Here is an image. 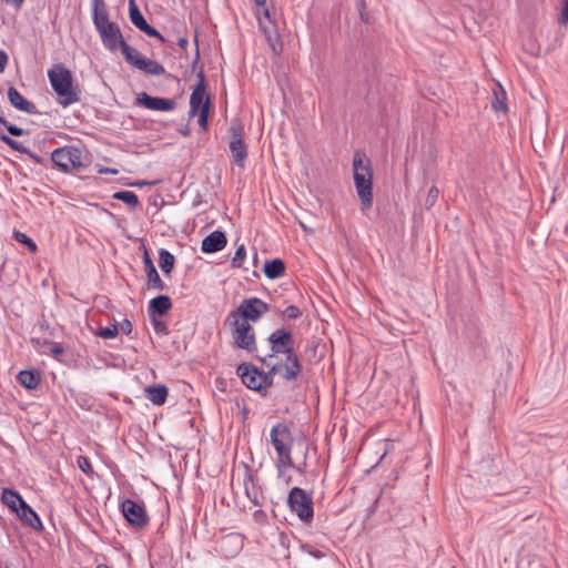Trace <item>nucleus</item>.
Masks as SVG:
<instances>
[{"label":"nucleus","instance_id":"nucleus-1","mask_svg":"<svg viewBox=\"0 0 568 568\" xmlns=\"http://www.w3.org/2000/svg\"><path fill=\"white\" fill-rule=\"evenodd\" d=\"M270 353L260 358L263 365H270L271 362L284 366L283 378L285 381L295 379L302 371V365L297 354L294 352V338L290 331L284 327L275 329L268 337Z\"/></svg>","mask_w":568,"mask_h":568},{"label":"nucleus","instance_id":"nucleus-2","mask_svg":"<svg viewBox=\"0 0 568 568\" xmlns=\"http://www.w3.org/2000/svg\"><path fill=\"white\" fill-rule=\"evenodd\" d=\"M48 78L55 92L58 103L67 108L81 101V89L74 81L72 72L63 64L55 63L48 70Z\"/></svg>","mask_w":568,"mask_h":568},{"label":"nucleus","instance_id":"nucleus-3","mask_svg":"<svg viewBox=\"0 0 568 568\" xmlns=\"http://www.w3.org/2000/svg\"><path fill=\"white\" fill-rule=\"evenodd\" d=\"M353 178L361 209L366 211L373 205V169L371 160L359 151L353 158Z\"/></svg>","mask_w":568,"mask_h":568},{"label":"nucleus","instance_id":"nucleus-4","mask_svg":"<svg viewBox=\"0 0 568 568\" xmlns=\"http://www.w3.org/2000/svg\"><path fill=\"white\" fill-rule=\"evenodd\" d=\"M270 439L276 452V470L284 475L285 467H295L291 455L294 438L290 426L285 423L275 424L271 429Z\"/></svg>","mask_w":568,"mask_h":568},{"label":"nucleus","instance_id":"nucleus-5","mask_svg":"<svg viewBox=\"0 0 568 568\" xmlns=\"http://www.w3.org/2000/svg\"><path fill=\"white\" fill-rule=\"evenodd\" d=\"M51 162L63 173H70L71 171L81 172L90 163L88 155H84V151L75 145H64L53 150Z\"/></svg>","mask_w":568,"mask_h":568},{"label":"nucleus","instance_id":"nucleus-6","mask_svg":"<svg viewBox=\"0 0 568 568\" xmlns=\"http://www.w3.org/2000/svg\"><path fill=\"white\" fill-rule=\"evenodd\" d=\"M224 325L231 328L234 347L248 353H253L257 349L255 332L251 323L237 317H231V314H229L224 321Z\"/></svg>","mask_w":568,"mask_h":568},{"label":"nucleus","instance_id":"nucleus-7","mask_svg":"<svg viewBox=\"0 0 568 568\" xmlns=\"http://www.w3.org/2000/svg\"><path fill=\"white\" fill-rule=\"evenodd\" d=\"M287 505L301 521L310 524L314 517L312 496L300 487H293L287 496Z\"/></svg>","mask_w":568,"mask_h":568},{"label":"nucleus","instance_id":"nucleus-8","mask_svg":"<svg viewBox=\"0 0 568 568\" xmlns=\"http://www.w3.org/2000/svg\"><path fill=\"white\" fill-rule=\"evenodd\" d=\"M231 141L229 144L233 162L241 169L245 168L247 146L243 139L244 126L240 120H233L229 129Z\"/></svg>","mask_w":568,"mask_h":568},{"label":"nucleus","instance_id":"nucleus-9","mask_svg":"<svg viewBox=\"0 0 568 568\" xmlns=\"http://www.w3.org/2000/svg\"><path fill=\"white\" fill-rule=\"evenodd\" d=\"M270 311V305L258 297H248L232 311L231 317H237L247 323H256L260 318Z\"/></svg>","mask_w":568,"mask_h":568},{"label":"nucleus","instance_id":"nucleus-10","mask_svg":"<svg viewBox=\"0 0 568 568\" xmlns=\"http://www.w3.org/2000/svg\"><path fill=\"white\" fill-rule=\"evenodd\" d=\"M120 509L125 520L136 529H143L149 524V515L142 504L133 499H124L120 504Z\"/></svg>","mask_w":568,"mask_h":568},{"label":"nucleus","instance_id":"nucleus-11","mask_svg":"<svg viewBox=\"0 0 568 568\" xmlns=\"http://www.w3.org/2000/svg\"><path fill=\"white\" fill-rule=\"evenodd\" d=\"M97 31L104 48L111 52H115L125 43L121 29L115 22H110Z\"/></svg>","mask_w":568,"mask_h":568},{"label":"nucleus","instance_id":"nucleus-12","mask_svg":"<svg viewBox=\"0 0 568 568\" xmlns=\"http://www.w3.org/2000/svg\"><path fill=\"white\" fill-rule=\"evenodd\" d=\"M135 103L152 111L170 112L176 106V102L173 99L152 97L146 92L136 94Z\"/></svg>","mask_w":568,"mask_h":568},{"label":"nucleus","instance_id":"nucleus-13","mask_svg":"<svg viewBox=\"0 0 568 568\" xmlns=\"http://www.w3.org/2000/svg\"><path fill=\"white\" fill-rule=\"evenodd\" d=\"M129 18L133 26L140 31L144 32L149 37L159 39L162 43H165V38L154 27L148 23L138 8L135 0H129Z\"/></svg>","mask_w":568,"mask_h":568},{"label":"nucleus","instance_id":"nucleus-14","mask_svg":"<svg viewBox=\"0 0 568 568\" xmlns=\"http://www.w3.org/2000/svg\"><path fill=\"white\" fill-rule=\"evenodd\" d=\"M197 84L194 87L190 97V115H195L200 110H203L206 99V80L203 68L201 67L196 73Z\"/></svg>","mask_w":568,"mask_h":568},{"label":"nucleus","instance_id":"nucleus-15","mask_svg":"<svg viewBox=\"0 0 568 568\" xmlns=\"http://www.w3.org/2000/svg\"><path fill=\"white\" fill-rule=\"evenodd\" d=\"M236 374L247 388L258 393L261 371L256 366L250 363H241L236 367Z\"/></svg>","mask_w":568,"mask_h":568},{"label":"nucleus","instance_id":"nucleus-16","mask_svg":"<svg viewBox=\"0 0 568 568\" xmlns=\"http://www.w3.org/2000/svg\"><path fill=\"white\" fill-rule=\"evenodd\" d=\"M227 244L226 235L223 231H213L202 241L201 250L203 253L212 254L222 251Z\"/></svg>","mask_w":568,"mask_h":568},{"label":"nucleus","instance_id":"nucleus-17","mask_svg":"<svg viewBox=\"0 0 568 568\" xmlns=\"http://www.w3.org/2000/svg\"><path fill=\"white\" fill-rule=\"evenodd\" d=\"M8 100L10 104L22 112L28 114H38L39 111L36 104L27 100L14 87H9L7 91Z\"/></svg>","mask_w":568,"mask_h":568},{"label":"nucleus","instance_id":"nucleus-18","mask_svg":"<svg viewBox=\"0 0 568 568\" xmlns=\"http://www.w3.org/2000/svg\"><path fill=\"white\" fill-rule=\"evenodd\" d=\"M16 514L26 526L31 527L37 531L43 530V525L39 515L26 503V500H21L19 510Z\"/></svg>","mask_w":568,"mask_h":568},{"label":"nucleus","instance_id":"nucleus-19","mask_svg":"<svg viewBox=\"0 0 568 568\" xmlns=\"http://www.w3.org/2000/svg\"><path fill=\"white\" fill-rule=\"evenodd\" d=\"M270 369L267 372L261 371V379L258 384V394L262 396H266L268 388L273 385L274 375L275 374H284V366L282 364H276L274 362H271L270 365H265Z\"/></svg>","mask_w":568,"mask_h":568},{"label":"nucleus","instance_id":"nucleus-20","mask_svg":"<svg viewBox=\"0 0 568 568\" xmlns=\"http://www.w3.org/2000/svg\"><path fill=\"white\" fill-rule=\"evenodd\" d=\"M0 141L7 144L10 149L18 151L20 153H23L28 155L33 162L42 165L48 164V160L43 159L42 156L38 155L33 151H31L29 148L24 146L21 142L13 140L7 134H0Z\"/></svg>","mask_w":568,"mask_h":568},{"label":"nucleus","instance_id":"nucleus-21","mask_svg":"<svg viewBox=\"0 0 568 568\" xmlns=\"http://www.w3.org/2000/svg\"><path fill=\"white\" fill-rule=\"evenodd\" d=\"M92 22L95 30L110 23L109 12L104 0H92Z\"/></svg>","mask_w":568,"mask_h":568},{"label":"nucleus","instance_id":"nucleus-22","mask_svg":"<svg viewBox=\"0 0 568 568\" xmlns=\"http://www.w3.org/2000/svg\"><path fill=\"white\" fill-rule=\"evenodd\" d=\"M17 381L27 389H37L41 383V374L38 369H23L18 373Z\"/></svg>","mask_w":568,"mask_h":568},{"label":"nucleus","instance_id":"nucleus-23","mask_svg":"<svg viewBox=\"0 0 568 568\" xmlns=\"http://www.w3.org/2000/svg\"><path fill=\"white\" fill-rule=\"evenodd\" d=\"M172 308V301L169 295H158L149 303V312L152 315L163 316Z\"/></svg>","mask_w":568,"mask_h":568},{"label":"nucleus","instance_id":"nucleus-24","mask_svg":"<svg viewBox=\"0 0 568 568\" xmlns=\"http://www.w3.org/2000/svg\"><path fill=\"white\" fill-rule=\"evenodd\" d=\"M146 398L154 405H163L168 398L169 389L165 385H151L145 388Z\"/></svg>","mask_w":568,"mask_h":568},{"label":"nucleus","instance_id":"nucleus-25","mask_svg":"<svg viewBox=\"0 0 568 568\" xmlns=\"http://www.w3.org/2000/svg\"><path fill=\"white\" fill-rule=\"evenodd\" d=\"M136 69L150 75H163L166 73L164 67L155 60L144 58L143 60H134Z\"/></svg>","mask_w":568,"mask_h":568},{"label":"nucleus","instance_id":"nucleus-26","mask_svg":"<svg viewBox=\"0 0 568 568\" xmlns=\"http://www.w3.org/2000/svg\"><path fill=\"white\" fill-rule=\"evenodd\" d=\"M21 500H24L22 496L12 488H3L1 495V501L6 505L12 513H17L19 510V505H21Z\"/></svg>","mask_w":568,"mask_h":568},{"label":"nucleus","instance_id":"nucleus-27","mask_svg":"<svg viewBox=\"0 0 568 568\" xmlns=\"http://www.w3.org/2000/svg\"><path fill=\"white\" fill-rule=\"evenodd\" d=\"M263 272L270 280L278 278L285 273V264L281 258L266 261L263 266Z\"/></svg>","mask_w":568,"mask_h":568},{"label":"nucleus","instance_id":"nucleus-28","mask_svg":"<svg viewBox=\"0 0 568 568\" xmlns=\"http://www.w3.org/2000/svg\"><path fill=\"white\" fill-rule=\"evenodd\" d=\"M175 265L174 255L165 248H161L159 251V266L164 273V275H169Z\"/></svg>","mask_w":568,"mask_h":568},{"label":"nucleus","instance_id":"nucleus-29","mask_svg":"<svg viewBox=\"0 0 568 568\" xmlns=\"http://www.w3.org/2000/svg\"><path fill=\"white\" fill-rule=\"evenodd\" d=\"M494 100L491 102V106L496 112L507 111V98L506 92L503 87L497 83L494 88Z\"/></svg>","mask_w":568,"mask_h":568},{"label":"nucleus","instance_id":"nucleus-30","mask_svg":"<svg viewBox=\"0 0 568 568\" xmlns=\"http://www.w3.org/2000/svg\"><path fill=\"white\" fill-rule=\"evenodd\" d=\"M113 199L122 201L131 209H136L139 205V197L132 191H119L113 194Z\"/></svg>","mask_w":568,"mask_h":568},{"label":"nucleus","instance_id":"nucleus-31","mask_svg":"<svg viewBox=\"0 0 568 568\" xmlns=\"http://www.w3.org/2000/svg\"><path fill=\"white\" fill-rule=\"evenodd\" d=\"M124 55L125 61L132 67L136 68L134 60H143L145 57L142 55L136 49L129 45L126 42L120 48Z\"/></svg>","mask_w":568,"mask_h":568},{"label":"nucleus","instance_id":"nucleus-32","mask_svg":"<svg viewBox=\"0 0 568 568\" xmlns=\"http://www.w3.org/2000/svg\"><path fill=\"white\" fill-rule=\"evenodd\" d=\"M148 287L158 290V291H166L168 285L161 280L156 268H152L146 273Z\"/></svg>","mask_w":568,"mask_h":568},{"label":"nucleus","instance_id":"nucleus-33","mask_svg":"<svg viewBox=\"0 0 568 568\" xmlns=\"http://www.w3.org/2000/svg\"><path fill=\"white\" fill-rule=\"evenodd\" d=\"M257 480L256 476L248 473L246 476H245V479H244V486H245V494L247 496V498L256 506H260L261 503L258 500V493L256 490H251L250 487H248V483H251L253 486L255 484V481Z\"/></svg>","mask_w":568,"mask_h":568},{"label":"nucleus","instance_id":"nucleus-34","mask_svg":"<svg viewBox=\"0 0 568 568\" xmlns=\"http://www.w3.org/2000/svg\"><path fill=\"white\" fill-rule=\"evenodd\" d=\"M0 125H2L12 136H23L27 134L24 129L9 122L2 112L0 113Z\"/></svg>","mask_w":568,"mask_h":568},{"label":"nucleus","instance_id":"nucleus-35","mask_svg":"<svg viewBox=\"0 0 568 568\" xmlns=\"http://www.w3.org/2000/svg\"><path fill=\"white\" fill-rule=\"evenodd\" d=\"M13 237L17 242L23 244L29 250V252L36 253L38 251V246H37L36 242L31 237H29L27 234L16 231L13 233Z\"/></svg>","mask_w":568,"mask_h":568},{"label":"nucleus","instance_id":"nucleus-36","mask_svg":"<svg viewBox=\"0 0 568 568\" xmlns=\"http://www.w3.org/2000/svg\"><path fill=\"white\" fill-rule=\"evenodd\" d=\"M64 352H65V349L61 343L52 342V344L49 347V352H47V354H49L55 361H58L60 363H64V359H63Z\"/></svg>","mask_w":568,"mask_h":568},{"label":"nucleus","instance_id":"nucleus-37","mask_svg":"<svg viewBox=\"0 0 568 568\" xmlns=\"http://www.w3.org/2000/svg\"><path fill=\"white\" fill-rule=\"evenodd\" d=\"M99 337L101 338H104V339H109V338H114L118 336L119 334V327L116 324H112L110 326H105V327H100L97 333H95Z\"/></svg>","mask_w":568,"mask_h":568},{"label":"nucleus","instance_id":"nucleus-38","mask_svg":"<svg viewBox=\"0 0 568 568\" xmlns=\"http://www.w3.org/2000/svg\"><path fill=\"white\" fill-rule=\"evenodd\" d=\"M78 467L89 477H93L94 470L90 459L87 456L80 455L77 458Z\"/></svg>","mask_w":568,"mask_h":568},{"label":"nucleus","instance_id":"nucleus-39","mask_svg":"<svg viewBox=\"0 0 568 568\" xmlns=\"http://www.w3.org/2000/svg\"><path fill=\"white\" fill-rule=\"evenodd\" d=\"M258 23H260V27L263 29V32H264L267 41L273 45V39H276V40L278 39V33H277L275 24L271 23L272 24L271 27L264 26L261 17H258Z\"/></svg>","mask_w":568,"mask_h":568},{"label":"nucleus","instance_id":"nucleus-40","mask_svg":"<svg viewBox=\"0 0 568 568\" xmlns=\"http://www.w3.org/2000/svg\"><path fill=\"white\" fill-rule=\"evenodd\" d=\"M246 256V248L244 244H240L236 247L235 254L232 258V267H241Z\"/></svg>","mask_w":568,"mask_h":568},{"label":"nucleus","instance_id":"nucleus-41","mask_svg":"<svg viewBox=\"0 0 568 568\" xmlns=\"http://www.w3.org/2000/svg\"><path fill=\"white\" fill-rule=\"evenodd\" d=\"M210 105H211V102H210V99H206L205 101V104L203 106V110H200V114H199V125L203 129V130H206L207 129V119H209V113H210Z\"/></svg>","mask_w":568,"mask_h":568},{"label":"nucleus","instance_id":"nucleus-42","mask_svg":"<svg viewBox=\"0 0 568 568\" xmlns=\"http://www.w3.org/2000/svg\"><path fill=\"white\" fill-rule=\"evenodd\" d=\"M438 195H439V190L436 186H432L428 190V193H427V196L425 200V207L427 210H430L435 205V203L438 200Z\"/></svg>","mask_w":568,"mask_h":568},{"label":"nucleus","instance_id":"nucleus-43","mask_svg":"<svg viewBox=\"0 0 568 568\" xmlns=\"http://www.w3.org/2000/svg\"><path fill=\"white\" fill-rule=\"evenodd\" d=\"M560 4V13L558 18V22L561 26H566L568 23V0H559Z\"/></svg>","mask_w":568,"mask_h":568},{"label":"nucleus","instance_id":"nucleus-44","mask_svg":"<svg viewBox=\"0 0 568 568\" xmlns=\"http://www.w3.org/2000/svg\"><path fill=\"white\" fill-rule=\"evenodd\" d=\"M31 343L33 347L42 354H47V352L43 348L47 346L50 347V345L52 344V342L48 339H41L39 337H32Z\"/></svg>","mask_w":568,"mask_h":568},{"label":"nucleus","instance_id":"nucleus-45","mask_svg":"<svg viewBox=\"0 0 568 568\" xmlns=\"http://www.w3.org/2000/svg\"><path fill=\"white\" fill-rule=\"evenodd\" d=\"M301 315H302V311L300 310V307H297L295 305H290L283 311V316H285L290 320H296V318L301 317Z\"/></svg>","mask_w":568,"mask_h":568},{"label":"nucleus","instance_id":"nucleus-46","mask_svg":"<svg viewBox=\"0 0 568 568\" xmlns=\"http://www.w3.org/2000/svg\"><path fill=\"white\" fill-rule=\"evenodd\" d=\"M152 324L156 333L168 334V327L163 321L153 318Z\"/></svg>","mask_w":568,"mask_h":568},{"label":"nucleus","instance_id":"nucleus-47","mask_svg":"<svg viewBox=\"0 0 568 568\" xmlns=\"http://www.w3.org/2000/svg\"><path fill=\"white\" fill-rule=\"evenodd\" d=\"M143 264L145 266L146 273L150 272L152 268H155L153 261L151 260L146 250L144 251V255H143Z\"/></svg>","mask_w":568,"mask_h":568},{"label":"nucleus","instance_id":"nucleus-48","mask_svg":"<svg viewBox=\"0 0 568 568\" xmlns=\"http://www.w3.org/2000/svg\"><path fill=\"white\" fill-rule=\"evenodd\" d=\"M132 328H133L132 323L128 318L123 320L120 323V329L125 335H129L132 332Z\"/></svg>","mask_w":568,"mask_h":568},{"label":"nucleus","instance_id":"nucleus-49","mask_svg":"<svg viewBox=\"0 0 568 568\" xmlns=\"http://www.w3.org/2000/svg\"><path fill=\"white\" fill-rule=\"evenodd\" d=\"M258 8V17L263 19H266L270 23H273L271 19V12L268 8H266V4L264 7H257Z\"/></svg>","mask_w":568,"mask_h":568},{"label":"nucleus","instance_id":"nucleus-50","mask_svg":"<svg viewBox=\"0 0 568 568\" xmlns=\"http://www.w3.org/2000/svg\"><path fill=\"white\" fill-rule=\"evenodd\" d=\"M8 59L7 52L4 50H0V73L6 70Z\"/></svg>","mask_w":568,"mask_h":568},{"label":"nucleus","instance_id":"nucleus-51","mask_svg":"<svg viewBox=\"0 0 568 568\" xmlns=\"http://www.w3.org/2000/svg\"><path fill=\"white\" fill-rule=\"evenodd\" d=\"M0 1L2 3L8 4V6H12L17 10H19L22 7L23 2H24V0H0Z\"/></svg>","mask_w":568,"mask_h":568},{"label":"nucleus","instance_id":"nucleus-52","mask_svg":"<svg viewBox=\"0 0 568 568\" xmlns=\"http://www.w3.org/2000/svg\"><path fill=\"white\" fill-rule=\"evenodd\" d=\"M223 542H235L239 548L242 547V540L239 536L230 535L223 539Z\"/></svg>","mask_w":568,"mask_h":568},{"label":"nucleus","instance_id":"nucleus-53","mask_svg":"<svg viewBox=\"0 0 568 568\" xmlns=\"http://www.w3.org/2000/svg\"><path fill=\"white\" fill-rule=\"evenodd\" d=\"M288 468L290 467L284 468V475H280V473L277 471V477L283 479L286 485H288L292 481V477L290 475H287Z\"/></svg>","mask_w":568,"mask_h":568},{"label":"nucleus","instance_id":"nucleus-54","mask_svg":"<svg viewBox=\"0 0 568 568\" xmlns=\"http://www.w3.org/2000/svg\"><path fill=\"white\" fill-rule=\"evenodd\" d=\"M99 173H109L115 175L119 173V171L116 169L102 168L99 170Z\"/></svg>","mask_w":568,"mask_h":568},{"label":"nucleus","instance_id":"nucleus-55","mask_svg":"<svg viewBox=\"0 0 568 568\" xmlns=\"http://www.w3.org/2000/svg\"><path fill=\"white\" fill-rule=\"evenodd\" d=\"M377 503L378 500L376 499L375 503L367 509V518H369L376 511Z\"/></svg>","mask_w":568,"mask_h":568},{"label":"nucleus","instance_id":"nucleus-56","mask_svg":"<svg viewBox=\"0 0 568 568\" xmlns=\"http://www.w3.org/2000/svg\"><path fill=\"white\" fill-rule=\"evenodd\" d=\"M200 61V53H199V49H196V52H195V55H194V59L192 61V69L195 70L197 63Z\"/></svg>","mask_w":568,"mask_h":568},{"label":"nucleus","instance_id":"nucleus-57","mask_svg":"<svg viewBox=\"0 0 568 568\" xmlns=\"http://www.w3.org/2000/svg\"><path fill=\"white\" fill-rule=\"evenodd\" d=\"M39 327L42 331H47V329H49V323L45 320H42L39 322Z\"/></svg>","mask_w":568,"mask_h":568},{"label":"nucleus","instance_id":"nucleus-58","mask_svg":"<svg viewBox=\"0 0 568 568\" xmlns=\"http://www.w3.org/2000/svg\"><path fill=\"white\" fill-rule=\"evenodd\" d=\"M187 44H189V41H187V39H186V38H180V39H179V45H180L181 48L185 49V48L187 47Z\"/></svg>","mask_w":568,"mask_h":568},{"label":"nucleus","instance_id":"nucleus-59","mask_svg":"<svg viewBox=\"0 0 568 568\" xmlns=\"http://www.w3.org/2000/svg\"><path fill=\"white\" fill-rule=\"evenodd\" d=\"M311 555L314 556L315 558H322L324 556L321 550L311 551Z\"/></svg>","mask_w":568,"mask_h":568},{"label":"nucleus","instance_id":"nucleus-60","mask_svg":"<svg viewBox=\"0 0 568 568\" xmlns=\"http://www.w3.org/2000/svg\"><path fill=\"white\" fill-rule=\"evenodd\" d=\"M357 8H358L359 12L364 11V9H365V1L364 0H359L357 2Z\"/></svg>","mask_w":568,"mask_h":568},{"label":"nucleus","instance_id":"nucleus-61","mask_svg":"<svg viewBox=\"0 0 568 568\" xmlns=\"http://www.w3.org/2000/svg\"><path fill=\"white\" fill-rule=\"evenodd\" d=\"M267 0H254L256 7H264Z\"/></svg>","mask_w":568,"mask_h":568},{"label":"nucleus","instance_id":"nucleus-62","mask_svg":"<svg viewBox=\"0 0 568 568\" xmlns=\"http://www.w3.org/2000/svg\"><path fill=\"white\" fill-rule=\"evenodd\" d=\"M148 184H150V183L146 182V181H138L133 185H135V186H144V185H148Z\"/></svg>","mask_w":568,"mask_h":568},{"label":"nucleus","instance_id":"nucleus-63","mask_svg":"<svg viewBox=\"0 0 568 568\" xmlns=\"http://www.w3.org/2000/svg\"><path fill=\"white\" fill-rule=\"evenodd\" d=\"M359 13H361V18H362V20L366 22V21L368 20V16H367V13H366V12H364V11H361Z\"/></svg>","mask_w":568,"mask_h":568},{"label":"nucleus","instance_id":"nucleus-64","mask_svg":"<svg viewBox=\"0 0 568 568\" xmlns=\"http://www.w3.org/2000/svg\"><path fill=\"white\" fill-rule=\"evenodd\" d=\"M97 568H110V567L108 565L101 564V565H98Z\"/></svg>","mask_w":568,"mask_h":568}]
</instances>
